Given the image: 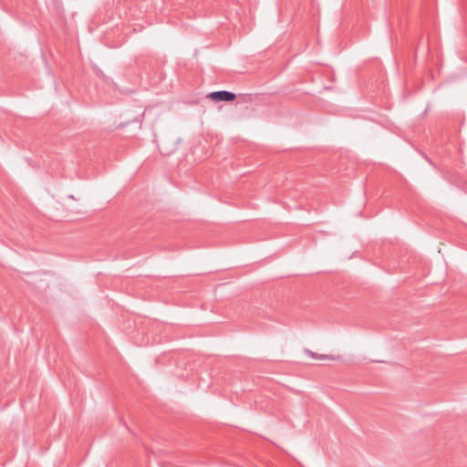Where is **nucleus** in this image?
Returning <instances> with one entry per match:
<instances>
[{
	"instance_id": "1",
	"label": "nucleus",
	"mask_w": 467,
	"mask_h": 467,
	"mask_svg": "<svg viewBox=\"0 0 467 467\" xmlns=\"http://www.w3.org/2000/svg\"><path fill=\"white\" fill-rule=\"evenodd\" d=\"M235 97L234 93L226 90L214 91L208 95V98L215 101H233Z\"/></svg>"
},
{
	"instance_id": "2",
	"label": "nucleus",
	"mask_w": 467,
	"mask_h": 467,
	"mask_svg": "<svg viewBox=\"0 0 467 467\" xmlns=\"http://www.w3.org/2000/svg\"><path fill=\"white\" fill-rule=\"evenodd\" d=\"M306 353L308 357L312 358H315V359H329V360H333L334 358L332 356H329V355H317V353L309 350V349H306Z\"/></svg>"
}]
</instances>
